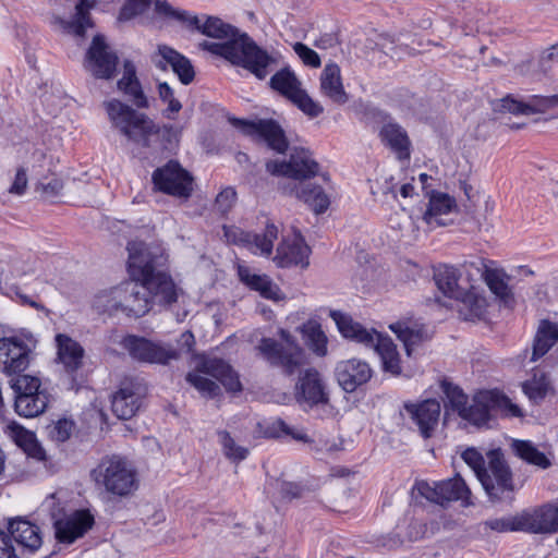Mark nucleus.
<instances>
[{
  "label": "nucleus",
  "mask_w": 558,
  "mask_h": 558,
  "mask_svg": "<svg viewBox=\"0 0 558 558\" xmlns=\"http://www.w3.org/2000/svg\"><path fill=\"white\" fill-rule=\"evenodd\" d=\"M279 337L284 347L272 339L264 338L258 350L271 364L281 366L287 373L292 374L305 362V351L288 330L280 329Z\"/></svg>",
  "instance_id": "nucleus-7"
},
{
  "label": "nucleus",
  "mask_w": 558,
  "mask_h": 558,
  "mask_svg": "<svg viewBox=\"0 0 558 558\" xmlns=\"http://www.w3.org/2000/svg\"><path fill=\"white\" fill-rule=\"evenodd\" d=\"M36 189L47 196H52L58 194L62 190V183L60 180L53 178L47 183L39 182Z\"/></svg>",
  "instance_id": "nucleus-64"
},
{
  "label": "nucleus",
  "mask_w": 558,
  "mask_h": 558,
  "mask_svg": "<svg viewBox=\"0 0 558 558\" xmlns=\"http://www.w3.org/2000/svg\"><path fill=\"white\" fill-rule=\"evenodd\" d=\"M482 400L490 401L493 412L507 417H522V409L498 390H489L482 395Z\"/></svg>",
  "instance_id": "nucleus-47"
},
{
  "label": "nucleus",
  "mask_w": 558,
  "mask_h": 558,
  "mask_svg": "<svg viewBox=\"0 0 558 558\" xmlns=\"http://www.w3.org/2000/svg\"><path fill=\"white\" fill-rule=\"evenodd\" d=\"M557 341L558 322L542 320L534 340L532 361H536L547 353Z\"/></svg>",
  "instance_id": "nucleus-44"
},
{
  "label": "nucleus",
  "mask_w": 558,
  "mask_h": 558,
  "mask_svg": "<svg viewBox=\"0 0 558 558\" xmlns=\"http://www.w3.org/2000/svg\"><path fill=\"white\" fill-rule=\"evenodd\" d=\"M90 476L97 486L113 496L126 497L138 486L134 466L126 459L118 456L104 458L92 470Z\"/></svg>",
  "instance_id": "nucleus-4"
},
{
  "label": "nucleus",
  "mask_w": 558,
  "mask_h": 558,
  "mask_svg": "<svg viewBox=\"0 0 558 558\" xmlns=\"http://www.w3.org/2000/svg\"><path fill=\"white\" fill-rule=\"evenodd\" d=\"M488 390H481L476 392L473 397V403L468 407V404L461 409V413L459 414L462 418L475 424L482 425L485 424L493 412L490 407V401L482 400V395L487 392Z\"/></svg>",
  "instance_id": "nucleus-46"
},
{
  "label": "nucleus",
  "mask_w": 558,
  "mask_h": 558,
  "mask_svg": "<svg viewBox=\"0 0 558 558\" xmlns=\"http://www.w3.org/2000/svg\"><path fill=\"white\" fill-rule=\"evenodd\" d=\"M482 400L490 401L493 412L507 417H522V409L498 390H489L482 395Z\"/></svg>",
  "instance_id": "nucleus-48"
},
{
  "label": "nucleus",
  "mask_w": 558,
  "mask_h": 558,
  "mask_svg": "<svg viewBox=\"0 0 558 558\" xmlns=\"http://www.w3.org/2000/svg\"><path fill=\"white\" fill-rule=\"evenodd\" d=\"M473 268L469 272L462 266V270L450 265H440L434 275L438 289L448 298L457 300L464 294V291L472 288L474 279L472 278Z\"/></svg>",
  "instance_id": "nucleus-17"
},
{
  "label": "nucleus",
  "mask_w": 558,
  "mask_h": 558,
  "mask_svg": "<svg viewBox=\"0 0 558 558\" xmlns=\"http://www.w3.org/2000/svg\"><path fill=\"white\" fill-rule=\"evenodd\" d=\"M154 11L161 17L182 21L186 24L187 17H190V13L173 9L166 0H155Z\"/></svg>",
  "instance_id": "nucleus-59"
},
{
  "label": "nucleus",
  "mask_w": 558,
  "mask_h": 558,
  "mask_svg": "<svg viewBox=\"0 0 558 558\" xmlns=\"http://www.w3.org/2000/svg\"><path fill=\"white\" fill-rule=\"evenodd\" d=\"M146 292L144 282L132 277L130 281L118 286L119 311L135 317L146 314L150 308V300Z\"/></svg>",
  "instance_id": "nucleus-19"
},
{
  "label": "nucleus",
  "mask_w": 558,
  "mask_h": 558,
  "mask_svg": "<svg viewBox=\"0 0 558 558\" xmlns=\"http://www.w3.org/2000/svg\"><path fill=\"white\" fill-rule=\"evenodd\" d=\"M335 375L345 392H354L372 378L373 369L366 361L352 357L338 362Z\"/></svg>",
  "instance_id": "nucleus-20"
},
{
  "label": "nucleus",
  "mask_w": 558,
  "mask_h": 558,
  "mask_svg": "<svg viewBox=\"0 0 558 558\" xmlns=\"http://www.w3.org/2000/svg\"><path fill=\"white\" fill-rule=\"evenodd\" d=\"M461 458L474 472L490 499L500 500L513 493L511 472L499 449L488 451L487 461L475 448L465 449Z\"/></svg>",
  "instance_id": "nucleus-3"
},
{
  "label": "nucleus",
  "mask_w": 558,
  "mask_h": 558,
  "mask_svg": "<svg viewBox=\"0 0 558 558\" xmlns=\"http://www.w3.org/2000/svg\"><path fill=\"white\" fill-rule=\"evenodd\" d=\"M236 193L232 187H226L216 197V205L221 213L228 211L235 202Z\"/></svg>",
  "instance_id": "nucleus-61"
},
{
  "label": "nucleus",
  "mask_w": 558,
  "mask_h": 558,
  "mask_svg": "<svg viewBox=\"0 0 558 558\" xmlns=\"http://www.w3.org/2000/svg\"><path fill=\"white\" fill-rule=\"evenodd\" d=\"M151 61L157 69L162 71L170 66L184 85L194 80L195 71L191 61L167 45L157 46V50L151 56Z\"/></svg>",
  "instance_id": "nucleus-21"
},
{
  "label": "nucleus",
  "mask_w": 558,
  "mask_h": 558,
  "mask_svg": "<svg viewBox=\"0 0 558 558\" xmlns=\"http://www.w3.org/2000/svg\"><path fill=\"white\" fill-rule=\"evenodd\" d=\"M128 252L130 277L144 282L154 302L172 310L178 306L181 312L175 313L177 319L179 322L183 320L191 311L192 300L182 288L174 283L169 275L156 270L165 260L161 248L132 241L128 245Z\"/></svg>",
  "instance_id": "nucleus-2"
},
{
  "label": "nucleus",
  "mask_w": 558,
  "mask_h": 558,
  "mask_svg": "<svg viewBox=\"0 0 558 558\" xmlns=\"http://www.w3.org/2000/svg\"><path fill=\"white\" fill-rule=\"evenodd\" d=\"M282 192L303 201L315 214L325 213L330 205V198L326 192L320 186L307 182L284 185Z\"/></svg>",
  "instance_id": "nucleus-30"
},
{
  "label": "nucleus",
  "mask_w": 558,
  "mask_h": 558,
  "mask_svg": "<svg viewBox=\"0 0 558 558\" xmlns=\"http://www.w3.org/2000/svg\"><path fill=\"white\" fill-rule=\"evenodd\" d=\"M238 275L246 287L265 299L279 301L284 298L279 287L266 275L256 274L244 265L238 266Z\"/></svg>",
  "instance_id": "nucleus-33"
},
{
  "label": "nucleus",
  "mask_w": 558,
  "mask_h": 558,
  "mask_svg": "<svg viewBox=\"0 0 558 558\" xmlns=\"http://www.w3.org/2000/svg\"><path fill=\"white\" fill-rule=\"evenodd\" d=\"M4 433L20 448H22L27 456L39 461L46 460V451L38 444L33 432L27 430L15 422H11L5 426Z\"/></svg>",
  "instance_id": "nucleus-37"
},
{
  "label": "nucleus",
  "mask_w": 558,
  "mask_h": 558,
  "mask_svg": "<svg viewBox=\"0 0 558 558\" xmlns=\"http://www.w3.org/2000/svg\"><path fill=\"white\" fill-rule=\"evenodd\" d=\"M485 526L498 533L523 532L522 513L487 520Z\"/></svg>",
  "instance_id": "nucleus-52"
},
{
  "label": "nucleus",
  "mask_w": 558,
  "mask_h": 558,
  "mask_svg": "<svg viewBox=\"0 0 558 558\" xmlns=\"http://www.w3.org/2000/svg\"><path fill=\"white\" fill-rule=\"evenodd\" d=\"M293 50L305 65L311 68H319L322 64L320 58L316 51L302 43H295Z\"/></svg>",
  "instance_id": "nucleus-60"
},
{
  "label": "nucleus",
  "mask_w": 558,
  "mask_h": 558,
  "mask_svg": "<svg viewBox=\"0 0 558 558\" xmlns=\"http://www.w3.org/2000/svg\"><path fill=\"white\" fill-rule=\"evenodd\" d=\"M151 0H128L119 13L120 21H129L143 15L150 7Z\"/></svg>",
  "instance_id": "nucleus-58"
},
{
  "label": "nucleus",
  "mask_w": 558,
  "mask_h": 558,
  "mask_svg": "<svg viewBox=\"0 0 558 558\" xmlns=\"http://www.w3.org/2000/svg\"><path fill=\"white\" fill-rule=\"evenodd\" d=\"M311 250L302 234L298 231L284 235L277 247L274 262L278 267L290 266L306 267L308 265Z\"/></svg>",
  "instance_id": "nucleus-18"
},
{
  "label": "nucleus",
  "mask_w": 558,
  "mask_h": 558,
  "mask_svg": "<svg viewBox=\"0 0 558 558\" xmlns=\"http://www.w3.org/2000/svg\"><path fill=\"white\" fill-rule=\"evenodd\" d=\"M512 446L515 453L527 463L541 469L550 466L551 462L549 458H547L544 452L539 451L531 441L515 440Z\"/></svg>",
  "instance_id": "nucleus-49"
},
{
  "label": "nucleus",
  "mask_w": 558,
  "mask_h": 558,
  "mask_svg": "<svg viewBox=\"0 0 558 558\" xmlns=\"http://www.w3.org/2000/svg\"><path fill=\"white\" fill-rule=\"evenodd\" d=\"M0 558H16L11 536L0 530Z\"/></svg>",
  "instance_id": "nucleus-63"
},
{
  "label": "nucleus",
  "mask_w": 558,
  "mask_h": 558,
  "mask_svg": "<svg viewBox=\"0 0 558 558\" xmlns=\"http://www.w3.org/2000/svg\"><path fill=\"white\" fill-rule=\"evenodd\" d=\"M156 190L178 198H189L193 192V178L179 162L169 161L153 173Z\"/></svg>",
  "instance_id": "nucleus-12"
},
{
  "label": "nucleus",
  "mask_w": 558,
  "mask_h": 558,
  "mask_svg": "<svg viewBox=\"0 0 558 558\" xmlns=\"http://www.w3.org/2000/svg\"><path fill=\"white\" fill-rule=\"evenodd\" d=\"M295 399L303 408L327 403L328 395L316 369L308 368L299 378L295 387Z\"/></svg>",
  "instance_id": "nucleus-24"
},
{
  "label": "nucleus",
  "mask_w": 558,
  "mask_h": 558,
  "mask_svg": "<svg viewBox=\"0 0 558 558\" xmlns=\"http://www.w3.org/2000/svg\"><path fill=\"white\" fill-rule=\"evenodd\" d=\"M74 427L75 424L72 420L63 417L48 426V434L52 440L64 442L71 437Z\"/></svg>",
  "instance_id": "nucleus-55"
},
{
  "label": "nucleus",
  "mask_w": 558,
  "mask_h": 558,
  "mask_svg": "<svg viewBox=\"0 0 558 558\" xmlns=\"http://www.w3.org/2000/svg\"><path fill=\"white\" fill-rule=\"evenodd\" d=\"M49 402L47 392H37L34 395H21L15 398L16 412L25 417H35L41 414Z\"/></svg>",
  "instance_id": "nucleus-45"
},
{
  "label": "nucleus",
  "mask_w": 558,
  "mask_h": 558,
  "mask_svg": "<svg viewBox=\"0 0 558 558\" xmlns=\"http://www.w3.org/2000/svg\"><path fill=\"white\" fill-rule=\"evenodd\" d=\"M223 234L229 243L241 245L254 255L269 257L278 238V228L275 223H267L263 233L253 234L235 226H225Z\"/></svg>",
  "instance_id": "nucleus-14"
},
{
  "label": "nucleus",
  "mask_w": 558,
  "mask_h": 558,
  "mask_svg": "<svg viewBox=\"0 0 558 558\" xmlns=\"http://www.w3.org/2000/svg\"><path fill=\"white\" fill-rule=\"evenodd\" d=\"M118 57L111 52L102 36H95L87 50L84 66L97 78H111L116 72Z\"/></svg>",
  "instance_id": "nucleus-16"
},
{
  "label": "nucleus",
  "mask_w": 558,
  "mask_h": 558,
  "mask_svg": "<svg viewBox=\"0 0 558 558\" xmlns=\"http://www.w3.org/2000/svg\"><path fill=\"white\" fill-rule=\"evenodd\" d=\"M143 397L144 388L141 384L133 380L123 381L112 397L113 413L121 420L131 418L140 409Z\"/></svg>",
  "instance_id": "nucleus-25"
},
{
  "label": "nucleus",
  "mask_w": 558,
  "mask_h": 558,
  "mask_svg": "<svg viewBox=\"0 0 558 558\" xmlns=\"http://www.w3.org/2000/svg\"><path fill=\"white\" fill-rule=\"evenodd\" d=\"M119 90L128 95L136 107L148 108V99L142 89V85L136 75V66L130 61L125 60L123 63L122 77L118 81Z\"/></svg>",
  "instance_id": "nucleus-38"
},
{
  "label": "nucleus",
  "mask_w": 558,
  "mask_h": 558,
  "mask_svg": "<svg viewBox=\"0 0 558 558\" xmlns=\"http://www.w3.org/2000/svg\"><path fill=\"white\" fill-rule=\"evenodd\" d=\"M232 124L256 142L265 143L277 153H284L288 142L282 129L272 120L258 119L255 121L232 119Z\"/></svg>",
  "instance_id": "nucleus-15"
},
{
  "label": "nucleus",
  "mask_w": 558,
  "mask_h": 558,
  "mask_svg": "<svg viewBox=\"0 0 558 558\" xmlns=\"http://www.w3.org/2000/svg\"><path fill=\"white\" fill-rule=\"evenodd\" d=\"M10 535L24 548L31 551L37 550L43 543L39 527L21 518L14 519L9 523Z\"/></svg>",
  "instance_id": "nucleus-39"
},
{
  "label": "nucleus",
  "mask_w": 558,
  "mask_h": 558,
  "mask_svg": "<svg viewBox=\"0 0 558 558\" xmlns=\"http://www.w3.org/2000/svg\"><path fill=\"white\" fill-rule=\"evenodd\" d=\"M270 86L296 105L305 114L314 118L323 112V107L307 95L294 72L289 68L277 71L270 78Z\"/></svg>",
  "instance_id": "nucleus-9"
},
{
  "label": "nucleus",
  "mask_w": 558,
  "mask_h": 558,
  "mask_svg": "<svg viewBox=\"0 0 558 558\" xmlns=\"http://www.w3.org/2000/svg\"><path fill=\"white\" fill-rule=\"evenodd\" d=\"M369 348H374L376 353L379 355L383 364V369L392 375H399L401 373V359L397 350V345L393 343L390 337L376 333V340Z\"/></svg>",
  "instance_id": "nucleus-40"
},
{
  "label": "nucleus",
  "mask_w": 558,
  "mask_h": 558,
  "mask_svg": "<svg viewBox=\"0 0 558 558\" xmlns=\"http://www.w3.org/2000/svg\"><path fill=\"white\" fill-rule=\"evenodd\" d=\"M94 522L89 510H75L54 522L56 537L61 543L71 544L89 531Z\"/></svg>",
  "instance_id": "nucleus-22"
},
{
  "label": "nucleus",
  "mask_w": 558,
  "mask_h": 558,
  "mask_svg": "<svg viewBox=\"0 0 558 558\" xmlns=\"http://www.w3.org/2000/svg\"><path fill=\"white\" fill-rule=\"evenodd\" d=\"M58 348V360L68 371H76L81 367L84 349L81 344L66 335L59 333L56 337Z\"/></svg>",
  "instance_id": "nucleus-41"
},
{
  "label": "nucleus",
  "mask_w": 558,
  "mask_h": 558,
  "mask_svg": "<svg viewBox=\"0 0 558 558\" xmlns=\"http://www.w3.org/2000/svg\"><path fill=\"white\" fill-rule=\"evenodd\" d=\"M95 7V2L90 0H80L76 4V13L73 20L68 21L62 19L59 14L52 12L48 16V23L56 29L62 33L71 34L77 37H83L86 29L93 27L89 17V10Z\"/></svg>",
  "instance_id": "nucleus-27"
},
{
  "label": "nucleus",
  "mask_w": 558,
  "mask_h": 558,
  "mask_svg": "<svg viewBox=\"0 0 558 558\" xmlns=\"http://www.w3.org/2000/svg\"><path fill=\"white\" fill-rule=\"evenodd\" d=\"M523 391L534 402L544 399L549 392L555 391L545 374H534L531 380L523 384Z\"/></svg>",
  "instance_id": "nucleus-50"
},
{
  "label": "nucleus",
  "mask_w": 558,
  "mask_h": 558,
  "mask_svg": "<svg viewBox=\"0 0 558 558\" xmlns=\"http://www.w3.org/2000/svg\"><path fill=\"white\" fill-rule=\"evenodd\" d=\"M555 107H558V95L550 97L532 96L525 102L511 97H505L499 101L500 110L514 114L544 113Z\"/></svg>",
  "instance_id": "nucleus-32"
},
{
  "label": "nucleus",
  "mask_w": 558,
  "mask_h": 558,
  "mask_svg": "<svg viewBox=\"0 0 558 558\" xmlns=\"http://www.w3.org/2000/svg\"><path fill=\"white\" fill-rule=\"evenodd\" d=\"M329 315L343 338L363 344L366 348L374 344L377 333L375 329H367L363 327L350 315L340 311H330Z\"/></svg>",
  "instance_id": "nucleus-29"
},
{
  "label": "nucleus",
  "mask_w": 558,
  "mask_h": 558,
  "mask_svg": "<svg viewBox=\"0 0 558 558\" xmlns=\"http://www.w3.org/2000/svg\"><path fill=\"white\" fill-rule=\"evenodd\" d=\"M295 329L301 333L307 349L317 356H326L328 353V337L318 320L310 318Z\"/></svg>",
  "instance_id": "nucleus-36"
},
{
  "label": "nucleus",
  "mask_w": 558,
  "mask_h": 558,
  "mask_svg": "<svg viewBox=\"0 0 558 558\" xmlns=\"http://www.w3.org/2000/svg\"><path fill=\"white\" fill-rule=\"evenodd\" d=\"M380 136L400 159L410 157V141L400 125L396 123L385 124L380 131Z\"/></svg>",
  "instance_id": "nucleus-43"
},
{
  "label": "nucleus",
  "mask_w": 558,
  "mask_h": 558,
  "mask_svg": "<svg viewBox=\"0 0 558 558\" xmlns=\"http://www.w3.org/2000/svg\"><path fill=\"white\" fill-rule=\"evenodd\" d=\"M213 378L230 392L242 390L238 373L220 359H205L195 371L186 375L187 383L206 398L216 397L220 391L219 386Z\"/></svg>",
  "instance_id": "nucleus-6"
},
{
  "label": "nucleus",
  "mask_w": 558,
  "mask_h": 558,
  "mask_svg": "<svg viewBox=\"0 0 558 558\" xmlns=\"http://www.w3.org/2000/svg\"><path fill=\"white\" fill-rule=\"evenodd\" d=\"M463 267L469 272V268H473L476 275H482L489 290L500 300L506 303L510 299V289L507 283V275L498 268L493 260L476 258L474 260L465 262Z\"/></svg>",
  "instance_id": "nucleus-23"
},
{
  "label": "nucleus",
  "mask_w": 558,
  "mask_h": 558,
  "mask_svg": "<svg viewBox=\"0 0 558 558\" xmlns=\"http://www.w3.org/2000/svg\"><path fill=\"white\" fill-rule=\"evenodd\" d=\"M218 436L226 458L232 462H240L247 457L248 449L238 445L228 432H219Z\"/></svg>",
  "instance_id": "nucleus-51"
},
{
  "label": "nucleus",
  "mask_w": 558,
  "mask_h": 558,
  "mask_svg": "<svg viewBox=\"0 0 558 558\" xmlns=\"http://www.w3.org/2000/svg\"><path fill=\"white\" fill-rule=\"evenodd\" d=\"M320 94L337 105H344L349 96L344 89L341 70L335 62L327 63L319 77Z\"/></svg>",
  "instance_id": "nucleus-31"
},
{
  "label": "nucleus",
  "mask_w": 558,
  "mask_h": 558,
  "mask_svg": "<svg viewBox=\"0 0 558 558\" xmlns=\"http://www.w3.org/2000/svg\"><path fill=\"white\" fill-rule=\"evenodd\" d=\"M416 489L422 497L438 505L450 501H461L463 506L472 504L471 490L459 474L440 482H418Z\"/></svg>",
  "instance_id": "nucleus-10"
},
{
  "label": "nucleus",
  "mask_w": 558,
  "mask_h": 558,
  "mask_svg": "<svg viewBox=\"0 0 558 558\" xmlns=\"http://www.w3.org/2000/svg\"><path fill=\"white\" fill-rule=\"evenodd\" d=\"M13 388L16 392V396L25 393L34 395L37 392H47L44 388H41L40 379L31 375L19 376L13 384Z\"/></svg>",
  "instance_id": "nucleus-56"
},
{
  "label": "nucleus",
  "mask_w": 558,
  "mask_h": 558,
  "mask_svg": "<svg viewBox=\"0 0 558 558\" xmlns=\"http://www.w3.org/2000/svg\"><path fill=\"white\" fill-rule=\"evenodd\" d=\"M266 169L272 175L287 177L303 182L302 180L318 173L319 165L314 159L311 150L301 147L292 150L288 161H268Z\"/></svg>",
  "instance_id": "nucleus-13"
},
{
  "label": "nucleus",
  "mask_w": 558,
  "mask_h": 558,
  "mask_svg": "<svg viewBox=\"0 0 558 558\" xmlns=\"http://www.w3.org/2000/svg\"><path fill=\"white\" fill-rule=\"evenodd\" d=\"M390 330L403 343L410 356L413 349L430 338L429 330L418 322L402 320L389 325Z\"/></svg>",
  "instance_id": "nucleus-34"
},
{
  "label": "nucleus",
  "mask_w": 558,
  "mask_h": 558,
  "mask_svg": "<svg viewBox=\"0 0 558 558\" xmlns=\"http://www.w3.org/2000/svg\"><path fill=\"white\" fill-rule=\"evenodd\" d=\"M523 532L554 533L558 531L556 504H548L533 511L522 512Z\"/></svg>",
  "instance_id": "nucleus-28"
},
{
  "label": "nucleus",
  "mask_w": 558,
  "mask_h": 558,
  "mask_svg": "<svg viewBox=\"0 0 558 558\" xmlns=\"http://www.w3.org/2000/svg\"><path fill=\"white\" fill-rule=\"evenodd\" d=\"M35 347L36 340L31 333L0 338V369L8 375L25 371Z\"/></svg>",
  "instance_id": "nucleus-8"
},
{
  "label": "nucleus",
  "mask_w": 558,
  "mask_h": 558,
  "mask_svg": "<svg viewBox=\"0 0 558 558\" xmlns=\"http://www.w3.org/2000/svg\"><path fill=\"white\" fill-rule=\"evenodd\" d=\"M109 120L129 141L147 146L151 136L159 133L158 125L145 113L118 99L104 102Z\"/></svg>",
  "instance_id": "nucleus-5"
},
{
  "label": "nucleus",
  "mask_w": 558,
  "mask_h": 558,
  "mask_svg": "<svg viewBox=\"0 0 558 558\" xmlns=\"http://www.w3.org/2000/svg\"><path fill=\"white\" fill-rule=\"evenodd\" d=\"M441 388L451 407L460 414L461 409L468 404L466 395L458 386L448 381H442Z\"/></svg>",
  "instance_id": "nucleus-57"
},
{
  "label": "nucleus",
  "mask_w": 558,
  "mask_h": 558,
  "mask_svg": "<svg viewBox=\"0 0 558 558\" xmlns=\"http://www.w3.org/2000/svg\"><path fill=\"white\" fill-rule=\"evenodd\" d=\"M27 187V177L24 169H17L14 180L9 187V193L21 196L25 193Z\"/></svg>",
  "instance_id": "nucleus-62"
},
{
  "label": "nucleus",
  "mask_w": 558,
  "mask_h": 558,
  "mask_svg": "<svg viewBox=\"0 0 558 558\" xmlns=\"http://www.w3.org/2000/svg\"><path fill=\"white\" fill-rule=\"evenodd\" d=\"M121 344L133 360L142 363L165 365L179 357L178 351L172 345L144 337L126 336Z\"/></svg>",
  "instance_id": "nucleus-11"
},
{
  "label": "nucleus",
  "mask_w": 558,
  "mask_h": 558,
  "mask_svg": "<svg viewBox=\"0 0 558 558\" xmlns=\"http://www.w3.org/2000/svg\"><path fill=\"white\" fill-rule=\"evenodd\" d=\"M429 196L428 207L423 216L424 222L430 228L434 229L439 226H444L445 222L442 220V216L449 215L457 208L456 199L448 195L447 193L441 192H427Z\"/></svg>",
  "instance_id": "nucleus-35"
},
{
  "label": "nucleus",
  "mask_w": 558,
  "mask_h": 558,
  "mask_svg": "<svg viewBox=\"0 0 558 558\" xmlns=\"http://www.w3.org/2000/svg\"><path fill=\"white\" fill-rule=\"evenodd\" d=\"M93 306L99 312L113 313L119 311L118 287L97 293L94 298Z\"/></svg>",
  "instance_id": "nucleus-54"
},
{
  "label": "nucleus",
  "mask_w": 558,
  "mask_h": 558,
  "mask_svg": "<svg viewBox=\"0 0 558 558\" xmlns=\"http://www.w3.org/2000/svg\"><path fill=\"white\" fill-rule=\"evenodd\" d=\"M157 92L160 100L168 105L165 110V116L169 119H173L182 109L181 102L174 97L173 88L166 82H159Z\"/></svg>",
  "instance_id": "nucleus-53"
},
{
  "label": "nucleus",
  "mask_w": 558,
  "mask_h": 558,
  "mask_svg": "<svg viewBox=\"0 0 558 558\" xmlns=\"http://www.w3.org/2000/svg\"><path fill=\"white\" fill-rule=\"evenodd\" d=\"M404 410L424 438L433 436L440 417V403L437 400L427 399L420 403H405Z\"/></svg>",
  "instance_id": "nucleus-26"
},
{
  "label": "nucleus",
  "mask_w": 558,
  "mask_h": 558,
  "mask_svg": "<svg viewBox=\"0 0 558 558\" xmlns=\"http://www.w3.org/2000/svg\"><path fill=\"white\" fill-rule=\"evenodd\" d=\"M457 301L460 302L459 314L465 320L481 319L486 313L487 301L478 293L474 282L472 288L466 289L464 294L458 298Z\"/></svg>",
  "instance_id": "nucleus-42"
},
{
  "label": "nucleus",
  "mask_w": 558,
  "mask_h": 558,
  "mask_svg": "<svg viewBox=\"0 0 558 558\" xmlns=\"http://www.w3.org/2000/svg\"><path fill=\"white\" fill-rule=\"evenodd\" d=\"M187 25L203 35L222 40H204L199 44L203 50L219 56L233 65L242 66L258 80L267 77L280 63V53L260 48L246 34L240 33L219 17L190 14Z\"/></svg>",
  "instance_id": "nucleus-1"
}]
</instances>
